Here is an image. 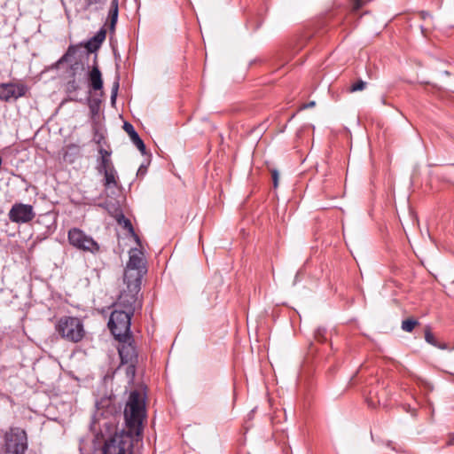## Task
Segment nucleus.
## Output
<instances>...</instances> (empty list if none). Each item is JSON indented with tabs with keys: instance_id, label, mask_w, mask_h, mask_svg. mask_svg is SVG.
<instances>
[{
	"instance_id": "obj_12",
	"label": "nucleus",
	"mask_w": 454,
	"mask_h": 454,
	"mask_svg": "<svg viewBox=\"0 0 454 454\" xmlns=\"http://www.w3.org/2000/svg\"><path fill=\"white\" fill-rule=\"evenodd\" d=\"M104 176L103 185L106 190L118 187V174L115 168L106 170L101 173Z\"/></svg>"
},
{
	"instance_id": "obj_33",
	"label": "nucleus",
	"mask_w": 454,
	"mask_h": 454,
	"mask_svg": "<svg viewBox=\"0 0 454 454\" xmlns=\"http://www.w3.org/2000/svg\"><path fill=\"white\" fill-rule=\"evenodd\" d=\"M124 226H125V228H127L129 231H132V232H133V226H132L131 222H130L129 219H126V220L124 221Z\"/></svg>"
},
{
	"instance_id": "obj_30",
	"label": "nucleus",
	"mask_w": 454,
	"mask_h": 454,
	"mask_svg": "<svg viewBox=\"0 0 454 454\" xmlns=\"http://www.w3.org/2000/svg\"><path fill=\"white\" fill-rule=\"evenodd\" d=\"M134 145L141 152L142 154H145L146 148H145V143H144V141L142 139L139 140L138 143H136Z\"/></svg>"
},
{
	"instance_id": "obj_38",
	"label": "nucleus",
	"mask_w": 454,
	"mask_h": 454,
	"mask_svg": "<svg viewBox=\"0 0 454 454\" xmlns=\"http://www.w3.org/2000/svg\"><path fill=\"white\" fill-rule=\"evenodd\" d=\"M139 173H144V170H142L141 168L138 169V174Z\"/></svg>"
},
{
	"instance_id": "obj_5",
	"label": "nucleus",
	"mask_w": 454,
	"mask_h": 454,
	"mask_svg": "<svg viewBox=\"0 0 454 454\" xmlns=\"http://www.w3.org/2000/svg\"><path fill=\"white\" fill-rule=\"evenodd\" d=\"M129 259L124 271V280L142 282L146 273L145 260L141 249L132 248L129 252Z\"/></svg>"
},
{
	"instance_id": "obj_4",
	"label": "nucleus",
	"mask_w": 454,
	"mask_h": 454,
	"mask_svg": "<svg viewBox=\"0 0 454 454\" xmlns=\"http://www.w3.org/2000/svg\"><path fill=\"white\" fill-rule=\"evenodd\" d=\"M27 435L20 427H10L4 435V450L7 454H25L27 450Z\"/></svg>"
},
{
	"instance_id": "obj_9",
	"label": "nucleus",
	"mask_w": 454,
	"mask_h": 454,
	"mask_svg": "<svg viewBox=\"0 0 454 454\" xmlns=\"http://www.w3.org/2000/svg\"><path fill=\"white\" fill-rule=\"evenodd\" d=\"M9 219L16 223H27L34 219L35 213L31 205L15 203L8 213Z\"/></svg>"
},
{
	"instance_id": "obj_14",
	"label": "nucleus",
	"mask_w": 454,
	"mask_h": 454,
	"mask_svg": "<svg viewBox=\"0 0 454 454\" xmlns=\"http://www.w3.org/2000/svg\"><path fill=\"white\" fill-rule=\"evenodd\" d=\"M65 152L63 154V159L65 161L68 163H73L74 159L79 153V147L74 145V144L67 145L65 147Z\"/></svg>"
},
{
	"instance_id": "obj_6",
	"label": "nucleus",
	"mask_w": 454,
	"mask_h": 454,
	"mask_svg": "<svg viewBox=\"0 0 454 454\" xmlns=\"http://www.w3.org/2000/svg\"><path fill=\"white\" fill-rule=\"evenodd\" d=\"M127 289L123 290L119 295L115 308L121 310H130L134 314L137 305L141 307V301H138V294L141 290L142 282L124 280Z\"/></svg>"
},
{
	"instance_id": "obj_28",
	"label": "nucleus",
	"mask_w": 454,
	"mask_h": 454,
	"mask_svg": "<svg viewBox=\"0 0 454 454\" xmlns=\"http://www.w3.org/2000/svg\"><path fill=\"white\" fill-rule=\"evenodd\" d=\"M104 0H84L85 10L90 9L92 5L101 4Z\"/></svg>"
},
{
	"instance_id": "obj_36",
	"label": "nucleus",
	"mask_w": 454,
	"mask_h": 454,
	"mask_svg": "<svg viewBox=\"0 0 454 454\" xmlns=\"http://www.w3.org/2000/svg\"><path fill=\"white\" fill-rule=\"evenodd\" d=\"M448 444H449V445L454 444V436H451V437L450 438V440L448 441Z\"/></svg>"
},
{
	"instance_id": "obj_34",
	"label": "nucleus",
	"mask_w": 454,
	"mask_h": 454,
	"mask_svg": "<svg viewBox=\"0 0 454 454\" xmlns=\"http://www.w3.org/2000/svg\"><path fill=\"white\" fill-rule=\"evenodd\" d=\"M315 106V102H314V101H311V102H309V103H308V104H304V105L301 107V109H306V108H309V107H312V106Z\"/></svg>"
},
{
	"instance_id": "obj_8",
	"label": "nucleus",
	"mask_w": 454,
	"mask_h": 454,
	"mask_svg": "<svg viewBox=\"0 0 454 454\" xmlns=\"http://www.w3.org/2000/svg\"><path fill=\"white\" fill-rule=\"evenodd\" d=\"M119 341L118 352L121 364L128 365L127 373L134 375L138 356L137 348L134 344L133 335L125 338V340H117Z\"/></svg>"
},
{
	"instance_id": "obj_39",
	"label": "nucleus",
	"mask_w": 454,
	"mask_h": 454,
	"mask_svg": "<svg viewBox=\"0 0 454 454\" xmlns=\"http://www.w3.org/2000/svg\"><path fill=\"white\" fill-rule=\"evenodd\" d=\"M136 240L137 242H139V238L137 236H136Z\"/></svg>"
},
{
	"instance_id": "obj_31",
	"label": "nucleus",
	"mask_w": 454,
	"mask_h": 454,
	"mask_svg": "<svg viewBox=\"0 0 454 454\" xmlns=\"http://www.w3.org/2000/svg\"><path fill=\"white\" fill-rule=\"evenodd\" d=\"M134 145L141 152L142 154H145L146 148H145V143H144V141L142 139L139 140L138 143H136Z\"/></svg>"
},
{
	"instance_id": "obj_20",
	"label": "nucleus",
	"mask_w": 454,
	"mask_h": 454,
	"mask_svg": "<svg viewBox=\"0 0 454 454\" xmlns=\"http://www.w3.org/2000/svg\"><path fill=\"white\" fill-rule=\"evenodd\" d=\"M106 31L105 28H101L98 32H97V34L91 37L90 39L96 43L98 45L101 46V44L103 43V42L105 41L106 39Z\"/></svg>"
},
{
	"instance_id": "obj_26",
	"label": "nucleus",
	"mask_w": 454,
	"mask_h": 454,
	"mask_svg": "<svg viewBox=\"0 0 454 454\" xmlns=\"http://www.w3.org/2000/svg\"><path fill=\"white\" fill-rule=\"evenodd\" d=\"M118 89H119V82H118V81H116V82L114 83V86H113V89H112V95H111V102H112V104H114V103H115V99H116V97H117Z\"/></svg>"
},
{
	"instance_id": "obj_7",
	"label": "nucleus",
	"mask_w": 454,
	"mask_h": 454,
	"mask_svg": "<svg viewBox=\"0 0 454 454\" xmlns=\"http://www.w3.org/2000/svg\"><path fill=\"white\" fill-rule=\"evenodd\" d=\"M67 239L69 244L74 248L82 252L96 254L100 252L99 244L82 230L74 227L68 231Z\"/></svg>"
},
{
	"instance_id": "obj_2",
	"label": "nucleus",
	"mask_w": 454,
	"mask_h": 454,
	"mask_svg": "<svg viewBox=\"0 0 454 454\" xmlns=\"http://www.w3.org/2000/svg\"><path fill=\"white\" fill-rule=\"evenodd\" d=\"M133 315L130 310H121L117 308L112 311L107 325L116 340H125L132 335L130 325Z\"/></svg>"
},
{
	"instance_id": "obj_22",
	"label": "nucleus",
	"mask_w": 454,
	"mask_h": 454,
	"mask_svg": "<svg viewBox=\"0 0 454 454\" xmlns=\"http://www.w3.org/2000/svg\"><path fill=\"white\" fill-rule=\"evenodd\" d=\"M367 83L363 80H358L354 82L348 89V91L353 93L356 91L364 90L366 88Z\"/></svg>"
},
{
	"instance_id": "obj_27",
	"label": "nucleus",
	"mask_w": 454,
	"mask_h": 454,
	"mask_svg": "<svg viewBox=\"0 0 454 454\" xmlns=\"http://www.w3.org/2000/svg\"><path fill=\"white\" fill-rule=\"evenodd\" d=\"M351 5H352V11L357 12L364 5V1L363 0H351Z\"/></svg>"
},
{
	"instance_id": "obj_13",
	"label": "nucleus",
	"mask_w": 454,
	"mask_h": 454,
	"mask_svg": "<svg viewBox=\"0 0 454 454\" xmlns=\"http://www.w3.org/2000/svg\"><path fill=\"white\" fill-rule=\"evenodd\" d=\"M118 15H119V0H112L109 12H108V17L107 20L109 21V27L112 31L115 29V25L118 20Z\"/></svg>"
},
{
	"instance_id": "obj_18",
	"label": "nucleus",
	"mask_w": 454,
	"mask_h": 454,
	"mask_svg": "<svg viewBox=\"0 0 454 454\" xmlns=\"http://www.w3.org/2000/svg\"><path fill=\"white\" fill-rule=\"evenodd\" d=\"M123 129L128 133V135L130 137V140L133 144L138 143L139 140H141L139 135L135 130L133 125L129 122H124L123 124Z\"/></svg>"
},
{
	"instance_id": "obj_3",
	"label": "nucleus",
	"mask_w": 454,
	"mask_h": 454,
	"mask_svg": "<svg viewBox=\"0 0 454 454\" xmlns=\"http://www.w3.org/2000/svg\"><path fill=\"white\" fill-rule=\"evenodd\" d=\"M55 329L61 338L72 342H78L84 336L83 325L79 318L74 317H60Z\"/></svg>"
},
{
	"instance_id": "obj_16",
	"label": "nucleus",
	"mask_w": 454,
	"mask_h": 454,
	"mask_svg": "<svg viewBox=\"0 0 454 454\" xmlns=\"http://www.w3.org/2000/svg\"><path fill=\"white\" fill-rule=\"evenodd\" d=\"M425 340L427 343L440 348V349H446L448 348L446 343L439 342L433 333L431 332V329L429 326H427L425 329Z\"/></svg>"
},
{
	"instance_id": "obj_37",
	"label": "nucleus",
	"mask_w": 454,
	"mask_h": 454,
	"mask_svg": "<svg viewBox=\"0 0 454 454\" xmlns=\"http://www.w3.org/2000/svg\"><path fill=\"white\" fill-rule=\"evenodd\" d=\"M139 173H144V170H142L141 168L138 169V174Z\"/></svg>"
},
{
	"instance_id": "obj_1",
	"label": "nucleus",
	"mask_w": 454,
	"mask_h": 454,
	"mask_svg": "<svg viewBox=\"0 0 454 454\" xmlns=\"http://www.w3.org/2000/svg\"><path fill=\"white\" fill-rule=\"evenodd\" d=\"M124 418L128 427L127 434H114L106 441L104 454H132V436H139L143 432V420L145 418V405L141 394L132 391L124 410Z\"/></svg>"
},
{
	"instance_id": "obj_21",
	"label": "nucleus",
	"mask_w": 454,
	"mask_h": 454,
	"mask_svg": "<svg viewBox=\"0 0 454 454\" xmlns=\"http://www.w3.org/2000/svg\"><path fill=\"white\" fill-rule=\"evenodd\" d=\"M106 31L105 28H101L98 32H97V34L91 37L90 39L96 43L98 45L101 46V44L103 43V42L105 41L106 39Z\"/></svg>"
},
{
	"instance_id": "obj_32",
	"label": "nucleus",
	"mask_w": 454,
	"mask_h": 454,
	"mask_svg": "<svg viewBox=\"0 0 454 454\" xmlns=\"http://www.w3.org/2000/svg\"><path fill=\"white\" fill-rule=\"evenodd\" d=\"M98 153L100 154V158H104V157H106V156L110 157V155H111V153L108 152L107 150L104 149V148H100L98 150Z\"/></svg>"
},
{
	"instance_id": "obj_11",
	"label": "nucleus",
	"mask_w": 454,
	"mask_h": 454,
	"mask_svg": "<svg viewBox=\"0 0 454 454\" xmlns=\"http://www.w3.org/2000/svg\"><path fill=\"white\" fill-rule=\"evenodd\" d=\"M89 81L93 90H100L103 89L102 74L97 65L93 66L90 71Z\"/></svg>"
},
{
	"instance_id": "obj_15",
	"label": "nucleus",
	"mask_w": 454,
	"mask_h": 454,
	"mask_svg": "<svg viewBox=\"0 0 454 454\" xmlns=\"http://www.w3.org/2000/svg\"><path fill=\"white\" fill-rule=\"evenodd\" d=\"M78 68V66H74L72 64L70 66V68L68 70V77L69 80L67 81L66 84V90L67 93H73L74 90L78 89V85L74 80V70Z\"/></svg>"
},
{
	"instance_id": "obj_19",
	"label": "nucleus",
	"mask_w": 454,
	"mask_h": 454,
	"mask_svg": "<svg viewBox=\"0 0 454 454\" xmlns=\"http://www.w3.org/2000/svg\"><path fill=\"white\" fill-rule=\"evenodd\" d=\"M419 322L413 318H407L402 322V330L407 333H411Z\"/></svg>"
},
{
	"instance_id": "obj_29",
	"label": "nucleus",
	"mask_w": 454,
	"mask_h": 454,
	"mask_svg": "<svg viewBox=\"0 0 454 454\" xmlns=\"http://www.w3.org/2000/svg\"><path fill=\"white\" fill-rule=\"evenodd\" d=\"M270 173H271V177H272V181H273V185L275 188H277L278 185V177H279L278 171L277 169H272L270 171Z\"/></svg>"
},
{
	"instance_id": "obj_35",
	"label": "nucleus",
	"mask_w": 454,
	"mask_h": 454,
	"mask_svg": "<svg viewBox=\"0 0 454 454\" xmlns=\"http://www.w3.org/2000/svg\"><path fill=\"white\" fill-rule=\"evenodd\" d=\"M429 16H430V15H429V13H427V12H421V18H422L423 20H426V19H427V17H429Z\"/></svg>"
},
{
	"instance_id": "obj_24",
	"label": "nucleus",
	"mask_w": 454,
	"mask_h": 454,
	"mask_svg": "<svg viewBox=\"0 0 454 454\" xmlns=\"http://www.w3.org/2000/svg\"><path fill=\"white\" fill-rule=\"evenodd\" d=\"M315 339L317 340V341H325L326 340L325 338V329H317L316 332H315Z\"/></svg>"
},
{
	"instance_id": "obj_23",
	"label": "nucleus",
	"mask_w": 454,
	"mask_h": 454,
	"mask_svg": "<svg viewBox=\"0 0 454 454\" xmlns=\"http://www.w3.org/2000/svg\"><path fill=\"white\" fill-rule=\"evenodd\" d=\"M85 48L87 49V51L89 52H95V51H97L100 48V46L98 45L96 43H94L91 39H90L85 43Z\"/></svg>"
},
{
	"instance_id": "obj_17",
	"label": "nucleus",
	"mask_w": 454,
	"mask_h": 454,
	"mask_svg": "<svg viewBox=\"0 0 454 454\" xmlns=\"http://www.w3.org/2000/svg\"><path fill=\"white\" fill-rule=\"evenodd\" d=\"M114 166L110 159V157H104L98 160V164L97 166V170L99 174L105 172L106 169H113Z\"/></svg>"
},
{
	"instance_id": "obj_10",
	"label": "nucleus",
	"mask_w": 454,
	"mask_h": 454,
	"mask_svg": "<svg viewBox=\"0 0 454 454\" xmlns=\"http://www.w3.org/2000/svg\"><path fill=\"white\" fill-rule=\"evenodd\" d=\"M27 86L22 83H1L0 84V99L3 101H10L23 97L27 92Z\"/></svg>"
},
{
	"instance_id": "obj_25",
	"label": "nucleus",
	"mask_w": 454,
	"mask_h": 454,
	"mask_svg": "<svg viewBox=\"0 0 454 454\" xmlns=\"http://www.w3.org/2000/svg\"><path fill=\"white\" fill-rule=\"evenodd\" d=\"M74 46H69L67 52L61 57V59L59 60V63L66 62L68 60V58L72 55H74Z\"/></svg>"
}]
</instances>
